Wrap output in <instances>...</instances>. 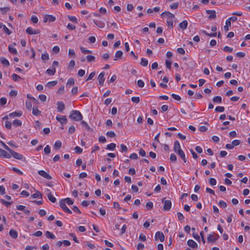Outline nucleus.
Instances as JSON below:
<instances>
[{
    "instance_id": "nucleus-55",
    "label": "nucleus",
    "mask_w": 250,
    "mask_h": 250,
    "mask_svg": "<svg viewBox=\"0 0 250 250\" xmlns=\"http://www.w3.org/2000/svg\"><path fill=\"white\" fill-rule=\"evenodd\" d=\"M109 57H110L109 55L107 53L104 54L102 56V59H103L104 60H105V61L107 60L109 58Z\"/></svg>"
},
{
    "instance_id": "nucleus-28",
    "label": "nucleus",
    "mask_w": 250,
    "mask_h": 250,
    "mask_svg": "<svg viewBox=\"0 0 250 250\" xmlns=\"http://www.w3.org/2000/svg\"><path fill=\"white\" fill-rule=\"evenodd\" d=\"M41 58H42V59L43 61H47V60H49V59L48 54L47 52H45V53H43V54L42 55Z\"/></svg>"
},
{
    "instance_id": "nucleus-12",
    "label": "nucleus",
    "mask_w": 250,
    "mask_h": 250,
    "mask_svg": "<svg viewBox=\"0 0 250 250\" xmlns=\"http://www.w3.org/2000/svg\"><path fill=\"white\" fill-rule=\"evenodd\" d=\"M56 119L57 121H59L60 123L62 125L65 124L67 122V118L65 116H58L56 117Z\"/></svg>"
},
{
    "instance_id": "nucleus-4",
    "label": "nucleus",
    "mask_w": 250,
    "mask_h": 250,
    "mask_svg": "<svg viewBox=\"0 0 250 250\" xmlns=\"http://www.w3.org/2000/svg\"><path fill=\"white\" fill-rule=\"evenodd\" d=\"M219 238V235L213 233V234H209L207 238L208 242H215Z\"/></svg>"
},
{
    "instance_id": "nucleus-60",
    "label": "nucleus",
    "mask_w": 250,
    "mask_h": 250,
    "mask_svg": "<svg viewBox=\"0 0 250 250\" xmlns=\"http://www.w3.org/2000/svg\"><path fill=\"white\" fill-rule=\"evenodd\" d=\"M240 143H241V142L240 140H235L232 141V144L234 147V146H237L239 145Z\"/></svg>"
},
{
    "instance_id": "nucleus-41",
    "label": "nucleus",
    "mask_w": 250,
    "mask_h": 250,
    "mask_svg": "<svg viewBox=\"0 0 250 250\" xmlns=\"http://www.w3.org/2000/svg\"><path fill=\"white\" fill-rule=\"evenodd\" d=\"M13 80L15 81H17L19 79H21V78L16 74H13L11 76Z\"/></svg>"
},
{
    "instance_id": "nucleus-64",
    "label": "nucleus",
    "mask_w": 250,
    "mask_h": 250,
    "mask_svg": "<svg viewBox=\"0 0 250 250\" xmlns=\"http://www.w3.org/2000/svg\"><path fill=\"white\" fill-rule=\"evenodd\" d=\"M171 62L170 60H167L166 61V67L168 68H171Z\"/></svg>"
},
{
    "instance_id": "nucleus-43",
    "label": "nucleus",
    "mask_w": 250,
    "mask_h": 250,
    "mask_svg": "<svg viewBox=\"0 0 250 250\" xmlns=\"http://www.w3.org/2000/svg\"><path fill=\"white\" fill-rule=\"evenodd\" d=\"M51 148L49 145H47L44 148V153L46 154H48L50 153Z\"/></svg>"
},
{
    "instance_id": "nucleus-57",
    "label": "nucleus",
    "mask_w": 250,
    "mask_h": 250,
    "mask_svg": "<svg viewBox=\"0 0 250 250\" xmlns=\"http://www.w3.org/2000/svg\"><path fill=\"white\" fill-rule=\"evenodd\" d=\"M209 184L211 186H215L216 185V180L213 178H211L209 179Z\"/></svg>"
},
{
    "instance_id": "nucleus-35",
    "label": "nucleus",
    "mask_w": 250,
    "mask_h": 250,
    "mask_svg": "<svg viewBox=\"0 0 250 250\" xmlns=\"http://www.w3.org/2000/svg\"><path fill=\"white\" fill-rule=\"evenodd\" d=\"M86 58L88 62H94L95 60V57L92 55H87Z\"/></svg>"
},
{
    "instance_id": "nucleus-48",
    "label": "nucleus",
    "mask_w": 250,
    "mask_h": 250,
    "mask_svg": "<svg viewBox=\"0 0 250 250\" xmlns=\"http://www.w3.org/2000/svg\"><path fill=\"white\" fill-rule=\"evenodd\" d=\"M75 83V81L73 78H70L68 80L67 82V85H72Z\"/></svg>"
},
{
    "instance_id": "nucleus-7",
    "label": "nucleus",
    "mask_w": 250,
    "mask_h": 250,
    "mask_svg": "<svg viewBox=\"0 0 250 250\" xmlns=\"http://www.w3.org/2000/svg\"><path fill=\"white\" fill-rule=\"evenodd\" d=\"M9 152L11 153V155H12V156L16 159L21 160L23 158L21 154L15 152L12 149H11Z\"/></svg>"
},
{
    "instance_id": "nucleus-62",
    "label": "nucleus",
    "mask_w": 250,
    "mask_h": 250,
    "mask_svg": "<svg viewBox=\"0 0 250 250\" xmlns=\"http://www.w3.org/2000/svg\"><path fill=\"white\" fill-rule=\"evenodd\" d=\"M170 160L172 162H176L177 160L176 156L174 154H171L170 155Z\"/></svg>"
},
{
    "instance_id": "nucleus-17",
    "label": "nucleus",
    "mask_w": 250,
    "mask_h": 250,
    "mask_svg": "<svg viewBox=\"0 0 250 250\" xmlns=\"http://www.w3.org/2000/svg\"><path fill=\"white\" fill-rule=\"evenodd\" d=\"M173 149H174V152L176 153L178 152L180 150V151L182 150V149H181L180 143L178 141H176L175 142Z\"/></svg>"
},
{
    "instance_id": "nucleus-33",
    "label": "nucleus",
    "mask_w": 250,
    "mask_h": 250,
    "mask_svg": "<svg viewBox=\"0 0 250 250\" xmlns=\"http://www.w3.org/2000/svg\"><path fill=\"white\" fill-rule=\"evenodd\" d=\"M13 124L15 126H21L22 125V122L19 120L16 119L13 121Z\"/></svg>"
},
{
    "instance_id": "nucleus-59",
    "label": "nucleus",
    "mask_w": 250,
    "mask_h": 250,
    "mask_svg": "<svg viewBox=\"0 0 250 250\" xmlns=\"http://www.w3.org/2000/svg\"><path fill=\"white\" fill-rule=\"evenodd\" d=\"M106 135L109 137H114L115 136L116 134L114 133V132L110 131H108L106 133Z\"/></svg>"
},
{
    "instance_id": "nucleus-27",
    "label": "nucleus",
    "mask_w": 250,
    "mask_h": 250,
    "mask_svg": "<svg viewBox=\"0 0 250 250\" xmlns=\"http://www.w3.org/2000/svg\"><path fill=\"white\" fill-rule=\"evenodd\" d=\"M45 234L47 238H51L52 239H54L56 238L55 236L52 232L49 231H46Z\"/></svg>"
},
{
    "instance_id": "nucleus-51",
    "label": "nucleus",
    "mask_w": 250,
    "mask_h": 250,
    "mask_svg": "<svg viewBox=\"0 0 250 250\" xmlns=\"http://www.w3.org/2000/svg\"><path fill=\"white\" fill-rule=\"evenodd\" d=\"M179 5L178 2H174L170 5V7L172 9H176Z\"/></svg>"
},
{
    "instance_id": "nucleus-50",
    "label": "nucleus",
    "mask_w": 250,
    "mask_h": 250,
    "mask_svg": "<svg viewBox=\"0 0 250 250\" xmlns=\"http://www.w3.org/2000/svg\"><path fill=\"white\" fill-rule=\"evenodd\" d=\"M131 101L134 103H138L140 102V98L139 97H133L131 98Z\"/></svg>"
},
{
    "instance_id": "nucleus-23",
    "label": "nucleus",
    "mask_w": 250,
    "mask_h": 250,
    "mask_svg": "<svg viewBox=\"0 0 250 250\" xmlns=\"http://www.w3.org/2000/svg\"><path fill=\"white\" fill-rule=\"evenodd\" d=\"M56 72V69L55 67L52 69H47L46 71V73L50 76H53Z\"/></svg>"
},
{
    "instance_id": "nucleus-25",
    "label": "nucleus",
    "mask_w": 250,
    "mask_h": 250,
    "mask_svg": "<svg viewBox=\"0 0 250 250\" xmlns=\"http://www.w3.org/2000/svg\"><path fill=\"white\" fill-rule=\"evenodd\" d=\"M0 62L1 63L5 66H9V62L4 57H1L0 59Z\"/></svg>"
},
{
    "instance_id": "nucleus-54",
    "label": "nucleus",
    "mask_w": 250,
    "mask_h": 250,
    "mask_svg": "<svg viewBox=\"0 0 250 250\" xmlns=\"http://www.w3.org/2000/svg\"><path fill=\"white\" fill-rule=\"evenodd\" d=\"M0 202L2 204H3L4 205H5L6 207H8L9 206H10L12 204L11 202L6 201L4 199H0Z\"/></svg>"
},
{
    "instance_id": "nucleus-1",
    "label": "nucleus",
    "mask_w": 250,
    "mask_h": 250,
    "mask_svg": "<svg viewBox=\"0 0 250 250\" xmlns=\"http://www.w3.org/2000/svg\"><path fill=\"white\" fill-rule=\"evenodd\" d=\"M69 117L76 121H82L83 119L82 114L78 110H72L69 115Z\"/></svg>"
},
{
    "instance_id": "nucleus-37",
    "label": "nucleus",
    "mask_w": 250,
    "mask_h": 250,
    "mask_svg": "<svg viewBox=\"0 0 250 250\" xmlns=\"http://www.w3.org/2000/svg\"><path fill=\"white\" fill-rule=\"evenodd\" d=\"M2 155H1V157H3L4 158H8V159H9L11 158V155L7 153L5 150H3L2 151Z\"/></svg>"
},
{
    "instance_id": "nucleus-6",
    "label": "nucleus",
    "mask_w": 250,
    "mask_h": 250,
    "mask_svg": "<svg viewBox=\"0 0 250 250\" xmlns=\"http://www.w3.org/2000/svg\"><path fill=\"white\" fill-rule=\"evenodd\" d=\"M155 238L156 240H160L161 242H163L165 240V236L163 232L157 231L155 234Z\"/></svg>"
},
{
    "instance_id": "nucleus-10",
    "label": "nucleus",
    "mask_w": 250,
    "mask_h": 250,
    "mask_svg": "<svg viewBox=\"0 0 250 250\" xmlns=\"http://www.w3.org/2000/svg\"><path fill=\"white\" fill-rule=\"evenodd\" d=\"M47 192V195L48 199L52 202V203H55L56 202V198L51 194L50 191L48 189H46V190Z\"/></svg>"
},
{
    "instance_id": "nucleus-19",
    "label": "nucleus",
    "mask_w": 250,
    "mask_h": 250,
    "mask_svg": "<svg viewBox=\"0 0 250 250\" xmlns=\"http://www.w3.org/2000/svg\"><path fill=\"white\" fill-rule=\"evenodd\" d=\"M161 16L162 17H164L165 16H167V17H169L170 18H171V19H172V18H173L174 17V15L173 14H172L170 12H168V11H165V12H163L161 14Z\"/></svg>"
},
{
    "instance_id": "nucleus-15",
    "label": "nucleus",
    "mask_w": 250,
    "mask_h": 250,
    "mask_svg": "<svg viewBox=\"0 0 250 250\" xmlns=\"http://www.w3.org/2000/svg\"><path fill=\"white\" fill-rule=\"evenodd\" d=\"M188 246L193 249L196 248L198 246L197 244L193 240H188L187 242Z\"/></svg>"
},
{
    "instance_id": "nucleus-18",
    "label": "nucleus",
    "mask_w": 250,
    "mask_h": 250,
    "mask_svg": "<svg viewBox=\"0 0 250 250\" xmlns=\"http://www.w3.org/2000/svg\"><path fill=\"white\" fill-rule=\"evenodd\" d=\"M176 153H177L179 155V156L183 160L184 163H186L187 162V159H186V158L185 154L184 152L182 150H181V151L180 150L178 152H176Z\"/></svg>"
},
{
    "instance_id": "nucleus-58",
    "label": "nucleus",
    "mask_w": 250,
    "mask_h": 250,
    "mask_svg": "<svg viewBox=\"0 0 250 250\" xmlns=\"http://www.w3.org/2000/svg\"><path fill=\"white\" fill-rule=\"evenodd\" d=\"M31 20L32 22L37 23L38 21V19L36 16H32L31 18Z\"/></svg>"
},
{
    "instance_id": "nucleus-5",
    "label": "nucleus",
    "mask_w": 250,
    "mask_h": 250,
    "mask_svg": "<svg viewBox=\"0 0 250 250\" xmlns=\"http://www.w3.org/2000/svg\"><path fill=\"white\" fill-rule=\"evenodd\" d=\"M56 20V18L52 15H46L44 16L43 21L44 22H53L55 21Z\"/></svg>"
},
{
    "instance_id": "nucleus-47",
    "label": "nucleus",
    "mask_w": 250,
    "mask_h": 250,
    "mask_svg": "<svg viewBox=\"0 0 250 250\" xmlns=\"http://www.w3.org/2000/svg\"><path fill=\"white\" fill-rule=\"evenodd\" d=\"M0 10L2 14H4L6 12H8L10 10L9 7H3L0 8Z\"/></svg>"
},
{
    "instance_id": "nucleus-36",
    "label": "nucleus",
    "mask_w": 250,
    "mask_h": 250,
    "mask_svg": "<svg viewBox=\"0 0 250 250\" xmlns=\"http://www.w3.org/2000/svg\"><path fill=\"white\" fill-rule=\"evenodd\" d=\"M68 19L72 22L78 23V20L76 17L72 16H68Z\"/></svg>"
},
{
    "instance_id": "nucleus-46",
    "label": "nucleus",
    "mask_w": 250,
    "mask_h": 250,
    "mask_svg": "<svg viewBox=\"0 0 250 250\" xmlns=\"http://www.w3.org/2000/svg\"><path fill=\"white\" fill-rule=\"evenodd\" d=\"M225 110V108L223 106H217L215 108V111L217 112H223Z\"/></svg>"
},
{
    "instance_id": "nucleus-26",
    "label": "nucleus",
    "mask_w": 250,
    "mask_h": 250,
    "mask_svg": "<svg viewBox=\"0 0 250 250\" xmlns=\"http://www.w3.org/2000/svg\"><path fill=\"white\" fill-rule=\"evenodd\" d=\"M33 198H41L42 199V195L40 192L37 191L35 193L31 196Z\"/></svg>"
},
{
    "instance_id": "nucleus-29",
    "label": "nucleus",
    "mask_w": 250,
    "mask_h": 250,
    "mask_svg": "<svg viewBox=\"0 0 250 250\" xmlns=\"http://www.w3.org/2000/svg\"><path fill=\"white\" fill-rule=\"evenodd\" d=\"M94 23L100 28L104 27V23L101 21H94Z\"/></svg>"
},
{
    "instance_id": "nucleus-49",
    "label": "nucleus",
    "mask_w": 250,
    "mask_h": 250,
    "mask_svg": "<svg viewBox=\"0 0 250 250\" xmlns=\"http://www.w3.org/2000/svg\"><path fill=\"white\" fill-rule=\"evenodd\" d=\"M153 206V203L151 202H148L146 204V208L148 209H151L152 208Z\"/></svg>"
},
{
    "instance_id": "nucleus-34",
    "label": "nucleus",
    "mask_w": 250,
    "mask_h": 250,
    "mask_svg": "<svg viewBox=\"0 0 250 250\" xmlns=\"http://www.w3.org/2000/svg\"><path fill=\"white\" fill-rule=\"evenodd\" d=\"M54 148L56 149H60L62 146V142L60 141H57L54 144Z\"/></svg>"
},
{
    "instance_id": "nucleus-20",
    "label": "nucleus",
    "mask_w": 250,
    "mask_h": 250,
    "mask_svg": "<svg viewBox=\"0 0 250 250\" xmlns=\"http://www.w3.org/2000/svg\"><path fill=\"white\" fill-rule=\"evenodd\" d=\"M188 24V21L186 20H184L179 24V26L182 29H186L187 28Z\"/></svg>"
},
{
    "instance_id": "nucleus-32",
    "label": "nucleus",
    "mask_w": 250,
    "mask_h": 250,
    "mask_svg": "<svg viewBox=\"0 0 250 250\" xmlns=\"http://www.w3.org/2000/svg\"><path fill=\"white\" fill-rule=\"evenodd\" d=\"M116 147V144L114 143H111L107 146L106 149L113 150Z\"/></svg>"
},
{
    "instance_id": "nucleus-13",
    "label": "nucleus",
    "mask_w": 250,
    "mask_h": 250,
    "mask_svg": "<svg viewBox=\"0 0 250 250\" xmlns=\"http://www.w3.org/2000/svg\"><path fill=\"white\" fill-rule=\"evenodd\" d=\"M22 115V112L21 111H16L14 112L11 113L8 115L10 118H15L16 117H20Z\"/></svg>"
},
{
    "instance_id": "nucleus-8",
    "label": "nucleus",
    "mask_w": 250,
    "mask_h": 250,
    "mask_svg": "<svg viewBox=\"0 0 250 250\" xmlns=\"http://www.w3.org/2000/svg\"><path fill=\"white\" fill-rule=\"evenodd\" d=\"M38 174L46 179L50 180L52 179L51 176L44 170H39L38 171Z\"/></svg>"
},
{
    "instance_id": "nucleus-31",
    "label": "nucleus",
    "mask_w": 250,
    "mask_h": 250,
    "mask_svg": "<svg viewBox=\"0 0 250 250\" xmlns=\"http://www.w3.org/2000/svg\"><path fill=\"white\" fill-rule=\"evenodd\" d=\"M57 81L49 82L46 84V86L48 87V88H50L51 87L55 86V85L57 84Z\"/></svg>"
},
{
    "instance_id": "nucleus-61",
    "label": "nucleus",
    "mask_w": 250,
    "mask_h": 250,
    "mask_svg": "<svg viewBox=\"0 0 250 250\" xmlns=\"http://www.w3.org/2000/svg\"><path fill=\"white\" fill-rule=\"evenodd\" d=\"M75 128L74 126L71 125L69 127L68 132L69 133L73 134L75 132Z\"/></svg>"
},
{
    "instance_id": "nucleus-24",
    "label": "nucleus",
    "mask_w": 250,
    "mask_h": 250,
    "mask_svg": "<svg viewBox=\"0 0 250 250\" xmlns=\"http://www.w3.org/2000/svg\"><path fill=\"white\" fill-rule=\"evenodd\" d=\"M212 101L214 103L220 104L222 103V98L219 96H215L213 98Z\"/></svg>"
},
{
    "instance_id": "nucleus-16",
    "label": "nucleus",
    "mask_w": 250,
    "mask_h": 250,
    "mask_svg": "<svg viewBox=\"0 0 250 250\" xmlns=\"http://www.w3.org/2000/svg\"><path fill=\"white\" fill-rule=\"evenodd\" d=\"M57 109L59 112H62L65 107V105L64 103L62 102H58L57 103Z\"/></svg>"
},
{
    "instance_id": "nucleus-63",
    "label": "nucleus",
    "mask_w": 250,
    "mask_h": 250,
    "mask_svg": "<svg viewBox=\"0 0 250 250\" xmlns=\"http://www.w3.org/2000/svg\"><path fill=\"white\" fill-rule=\"evenodd\" d=\"M74 150L76 152V153H81L83 151V149L80 148L79 146H76L74 148Z\"/></svg>"
},
{
    "instance_id": "nucleus-11",
    "label": "nucleus",
    "mask_w": 250,
    "mask_h": 250,
    "mask_svg": "<svg viewBox=\"0 0 250 250\" xmlns=\"http://www.w3.org/2000/svg\"><path fill=\"white\" fill-rule=\"evenodd\" d=\"M26 32L29 35H34L38 34L40 32L39 30H34L31 27H29L26 29Z\"/></svg>"
},
{
    "instance_id": "nucleus-30",
    "label": "nucleus",
    "mask_w": 250,
    "mask_h": 250,
    "mask_svg": "<svg viewBox=\"0 0 250 250\" xmlns=\"http://www.w3.org/2000/svg\"><path fill=\"white\" fill-rule=\"evenodd\" d=\"M32 113L34 115L37 116L41 113V111L37 107L34 106L32 109Z\"/></svg>"
},
{
    "instance_id": "nucleus-53",
    "label": "nucleus",
    "mask_w": 250,
    "mask_h": 250,
    "mask_svg": "<svg viewBox=\"0 0 250 250\" xmlns=\"http://www.w3.org/2000/svg\"><path fill=\"white\" fill-rule=\"evenodd\" d=\"M219 206L220 207H222L223 208H225L227 207V204L224 201L221 200L219 202Z\"/></svg>"
},
{
    "instance_id": "nucleus-44",
    "label": "nucleus",
    "mask_w": 250,
    "mask_h": 250,
    "mask_svg": "<svg viewBox=\"0 0 250 250\" xmlns=\"http://www.w3.org/2000/svg\"><path fill=\"white\" fill-rule=\"evenodd\" d=\"M177 217H178V220L180 221H183L185 218L183 214L182 213H181L180 212H177Z\"/></svg>"
},
{
    "instance_id": "nucleus-40",
    "label": "nucleus",
    "mask_w": 250,
    "mask_h": 250,
    "mask_svg": "<svg viewBox=\"0 0 250 250\" xmlns=\"http://www.w3.org/2000/svg\"><path fill=\"white\" fill-rule=\"evenodd\" d=\"M80 49H81V51L83 54H88V53H91V51L90 50H87L86 48H85L84 47H82V46L80 47Z\"/></svg>"
},
{
    "instance_id": "nucleus-42",
    "label": "nucleus",
    "mask_w": 250,
    "mask_h": 250,
    "mask_svg": "<svg viewBox=\"0 0 250 250\" xmlns=\"http://www.w3.org/2000/svg\"><path fill=\"white\" fill-rule=\"evenodd\" d=\"M64 200H65V202L66 203H67L68 205H72L74 203L73 201L70 198H66L65 199H63Z\"/></svg>"
},
{
    "instance_id": "nucleus-21",
    "label": "nucleus",
    "mask_w": 250,
    "mask_h": 250,
    "mask_svg": "<svg viewBox=\"0 0 250 250\" xmlns=\"http://www.w3.org/2000/svg\"><path fill=\"white\" fill-rule=\"evenodd\" d=\"M9 234L10 236L13 238H17L18 237L17 232L13 229H11L10 230Z\"/></svg>"
},
{
    "instance_id": "nucleus-39",
    "label": "nucleus",
    "mask_w": 250,
    "mask_h": 250,
    "mask_svg": "<svg viewBox=\"0 0 250 250\" xmlns=\"http://www.w3.org/2000/svg\"><path fill=\"white\" fill-rule=\"evenodd\" d=\"M8 50H9V51L11 53H13V54H15V55H17V53H18V52H17V51L16 49L15 48L12 47V46H9L8 47Z\"/></svg>"
},
{
    "instance_id": "nucleus-45",
    "label": "nucleus",
    "mask_w": 250,
    "mask_h": 250,
    "mask_svg": "<svg viewBox=\"0 0 250 250\" xmlns=\"http://www.w3.org/2000/svg\"><path fill=\"white\" fill-rule=\"evenodd\" d=\"M167 22L168 27H170L171 28H173V22L172 19L167 20Z\"/></svg>"
},
{
    "instance_id": "nucleus-3",
    "label": "nucleus",
    "mask_w": 250,
    "mask_h": 250,
    "mask_svg": "<svg viewBox=\"0 0 250 250\" xmlns=\"http://www.w3.org/2000/svg\"><path fill=\"white\" fill-rule=\"evenodd\" d=\"M162 202L164 203V210L166 211L170 210L171 208V202L169 200H165V198H163Z\"/></svg>"
},
{
    "instance_id": "nucleus-56",
    "label": "nucleus",
    "mask_w": 250,
    "mask_h": 250,
    "mask_svg": "<svg viewBox=\"0 0 250 250\" xmlns=\"http://www.w3.org/2000/svg\"><path fill=\"white\" fill-rule=\"evenodd\" d=\"M137 84H138L139 87H140L141 88H142V87H143L144 86L145 83H144V82L142 80H139L137 82Z\"/></svg>"
},
{
    "instance_id": "nucleus-38",
    "label": "nucleus",
    "mask_w": 250,
    "mask_h": 250,
    "mask_svg": "<svg viewBox=\"0 0 250 250\" xmlns=\"http://www.w3.org/2000/svg\"><path fill=\"white\" fill-rule=\"evenodd\" d=\"M140 64L142 66H146L148 64V61L145 58H142Z\"/></svg>"
},
{
    "instance_id": "nucleus-14",
    "label": "nucleus",
    "mask_w": 250,
    "mask_h": 250,
    "mask_svg": "<svg viewBox=\"0 0 250 250\" xmlns=\"http://www.w3.org/2000/svg\"><path fill=\"white\" fill-rule=\"evenodd\" d=\"M206 13L209 14L208 18L209 19H214L216 18V12L214 10H207Z\"/></svg>"
},
{
    "instance_id": "nucleus-22",
    "label": "nucleus",
    "mask_w": 250,
    "mask_h": 250,
    "mask_svg": "<svg viewBox=\"0 0 250 250\" xmlns=\"http://www.w3.org/2000/svg\"><path fill=\"white\" fill-rule=\"evenodd\" d=\"M123 54V53L122 51H120V50H118L117 51L116 53H115V59H114V60L116 61L118 59H121L122 55Z\"/></svg>"
},
{
    "instance_id": "nucleus-52",
    "label": "nucleus",
    "mask_w": 250,
    "mask_h": 250,
    "mask_svg": "<svg viewBox=\"0 0 250 250\" xmlns=\"http://www.w3.org/2000/svg\"><path fill=\"white\" fill-rule=\"evenodd\" d=\"M26 107L27 109L30 110L32 108V104L30 101H26L25 102Z\"/></svg>"
},
{
    "instance_id": "nucleus-9",
    "label": "nucleus",
    "mask_w": 250,
    "mask_h": 250,
    "mask_svg": "<svg viewBox=\"0 0 250 250\" xmlns=\"http://www.w3.org/2000/svg\"><path fill=\"white\" fill-rule=\"evenodd\" d=\"M104 75H105V73L104 72H102L99 74V75L98 77L99 83L101 85H103V84H104V83L105 80V79L104 78Z\"/></svg>"
},
{
    "instance_id": "nucleus-2",
    "label": "nucleus",
    "mask_w": 250,
    "mask_h": 250,
    "mask_svg": "<svg viewBox=\"0 0 250 250\" xmlns=\"http://www.w3.org/2000/svg\"><path fill=\"white\" fill-rule=\"evenodd\" d=\"M59 205L60 207L64 211L66 212L68 214H71L72 211L69 209L66 205V202L63 199H61L59 201Z\"/></svg>"
}]
</instances>
